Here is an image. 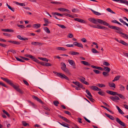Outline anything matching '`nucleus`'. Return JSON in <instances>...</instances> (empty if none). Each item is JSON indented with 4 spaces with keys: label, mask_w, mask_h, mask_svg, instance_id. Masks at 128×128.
Instances as JSON below:
<instances>
[{
    "label": "nucleus",
    "mask_w": 128,
    "mask_h": 128,
    "mask_svg": "<svg viewBox=\"0 0 128 128\" xmlns=\"http://www.w3.org/2000/svg\"><path fill=\"white\" fill-rule=\"evenodd\" d=\"M88 20L90 22L96 24H97L98 23L102 24L108 26V27L109 26H110L109 25V24L108 23L98 18L96 19L94 18H89Z\"/></svg>",
    "instance_id": "f257e3e1"
},
{
    "label": "nucleus",
    "mask_w": 128,
    "mask_h": 128,
    "mask_svg": "<svg viewBox=\"0 0 128 128\" xmlns=\"http://www.w3.org/2000/svg\"><path fill=\"white\" fill-rule=\"evenodd\" d=\"M1 79L4 81L6 82L7 83L10 84V85L13 87L16 90L18 88V86L14 85L12 82L11 80H9L8 78H4L2 77Z\"/></svg>",
    "instance_id": "f03ea898"
},
{
    "label": "nucleus",
    "mask_w": 128,
    "mask_h": 128,
    "mask_svg": "<svg viewBox=\"0 0 128 128\" xmlns=\"http://www.w3.org/2000/svg\"><path fill=\"white\" fill-rule=\"evenodd\" d=\"M109 28L112 29L117 30L118 31H116V32L118 33L122 34L123 33L121 31L122 30V29L118 27L112 26H109Z\"/></svg>",
    "instance_id": "7ed1b4c3"
},
{
    "label": "nucleus",
    "mask_w": 128,
    "mask_h": 128,
    "mask_svg": "<svg viewBox=\"0 0 128 128\" xmlns=\"http://www.w3.org/2000/svg\"><path fill=\"white\" fill-rule=\"evenodd\" d=\"M61 64H62V66L61 68L62 70L69 75H70V73L68 70L66 68V66L65 64L64 63H62Z\"/></svg>",
    "instance_id": "20e7f679"
},
{
    "label": "nucleus",
    "mask_w": 128,
    "mask_h": 128,
    "mask_svg": "<svg viewBox=\"0 0 128 128\" xmlns=\"http://www.w3.org/2000/svg\"><path fill=\"white\" fill-rule=\"evenodd\" d=\"M116 122L120 125L124 127H126L125 123L122 121L118 118H116Z\"/></svg>",
    "instance_id": "39448f33"
},
{
    "label": "nucleus",
    "mask_w": 128,
    "mask_h": 128,
    "mask_svg": "<svg viewBox=\"0 0 128 128\" xmlns=\"http://www.w3.org/2000/svg\"><path fill=\"white\" fill-rule=\"evenodd\" d=\"M74 20L81 23H86V21L79 18H74Z\"/></svg>",
    "instance_id": "423d86ee"
},
{
    "label": "nucleus",
    "mask_w": 128,
    "mask_h": 128,
    "mask_svg": "<svg viewBox=\"0 0 128 128\" xmlns=\"http://www.w3.org/2000/svg\"><path fill=\"white\" fill-rule=\"evenodd\" d=\"M90 88L93 90L94 91H101V89L98 88V87L94 86H93L90 87Z\"/></svg>",
    "instance_id": "0eeeda50"
},
{
    "label": "nucleus",
    "mask_w": 128,
    "mask_h": 128,
    "mask_svg": "<svg viewBox=\"0 0 128 128\" xmlns=\"http://www.w3.org/2000/svg\"><path fill=\"white\" fill-rule=\"evenodd\" d=\"M31 44L35 46H41L44 44V43L40 42H31Z\"/></svg>",
    "instance_id": "6e6552de"
},
{
    "label": "nucleus",
    "mask_w": 128,
    "mask_h": 128,
    "mask_svg": "<svg viewBox=\"0 0 128 128\" xmlns=\"http://www.w3.org/2000/svg\"><path fill=\"white\" fill-rule=\"evenodd\" d=\"M58 117L64 120L66 122L68 123H70V121L67 118H65L64 117L59 114L58 115Z\"/></svg>",
    "instance_id": "1a4fd4ad"
},
{
    "label": "nucleus",
    "mask_w": 128,
    "mask_h": 128,
    "mask_svg": "<svg viewBox=\"0 0 128 128\" xmlns=\"http://www.w3.org/2000/svg\"><path fill=\"white\" fill-rule=\"evenodd\" d=\"M110 98L113 101L116 102V100H120V98L117 96H115L114 97L110 96Z\"/></svg>",
    "instance_id": "9d476101"
},
{
    "label": "nucleus",
    "mask_w": 128,
    "mask_h": 128,
    "mask_svg": "<svg viewBox=\"0 0 128 128\" xmlns=\"http://www.w3.org/2000/svg\"><path fill=\"white\" fill-rule=\"evenodd\" d=\"M58 10L60 11H66L68 13H70V11L68 9L64 8H60L58 9Z\"/></svg>",
    "instance_id": "9b49d317"
},
{
    "label": "nucleus",
    "mask_w": 128,
    "mask_h": 128,
    "mask_svg": "<svg viewBox=\"0 0 128 128\" xmlns=\"http://www.w3.org/2000/svg\"><path fill=\"white\" fill-rule=\"evenodd\" d=\"M32 98L34 99H35L38 101L40 103L42 104L43 102L37 96H32Z\"/></svg>",
    "instance_id": "f8f14e48"
},
{
    "label": "nucleus",
    "mask_w": 128,
    "mask_h": 128,
    "mask_svg": "<svg viewBox=\"0 0 128 128\" xmlns=\"http://www.w3.org/2000/svg\"><path fill=\"white\" fill-rule=\"evenodd\" d=\"M60 78L62 79L65 78L68 80H69V78L66 76L64 74H62V73Z\"/></svg>",
    "instance_id": "ddd939ff"
},
{
    "label": "nucleus",
    "mask_w": 128,
    "mask_h": 128,
    "mask_svg": "<svg viewBox=\"0 0 128 128\" xmlns=\"http://www.w3.org/2000/svg\"><path fill=\"white\" fill-rule=\"evenodd\" d=\"M106 92L110 94L113 95H116L117 93L116 92H114L108 90L106 91Z\"/></svg>",
    "instance_id": "4468645a"
},
{
    "label": "nucleus",
    "mask_w": 128,
    "mask_h": 128,
    "mask_svg": "<svg viewBox=\"0 0 128 128\" xmlns=\"http://www.w3.org/2000/svg\"><path fill=\"white\" fill-rule=\"evenodd\" d=\"M68 61L71 65L73 66H75V63L73 60H68Z\"/></svg>",
    "instance_id": "2eb2a0df"
},
{
    "label": "nucleus",
    "mask_w": 128,
    "mask_h": 128,
    "mask_svg": "<svg viewBox=\"0 0 128 128\" xmlns=\"http://www.w3.org/2000/svg\"><path fill=\"white\" fill-rule=\"evenodd\" d=\"M1 30L2 31L4 32H14V30H12L8 29H2Z\"/></svg>",
    "instance_id": "dca6fc26"
},
{
    "label": "nucleus",
    "mask_w": 128,
    "mask_h": 128,
    "mask_svg": "<svg viewBox=\"0 0 128 128\" xmlns=\"http://www.w3.org/2000/svg\"><path fill=\"white\" fill-rule=\"evenodd\" d=\"M13 2L14 3L18 5L22 6H25V4L24 3H20L16 1H14Z\"/></svg>",
    "instance_id": "f3484780"
},
{
    "label": "nucleus",
    "mask_w": 128,
    "mask_h": 128,
    "mask_svg": "<svg viewBox=\"0 0 128 128\" xmlns=\"http://www.w3.org/2000/svg\"><path fill=\"white\" fill-rule=\"evenodd\" d=\"M33 27L34 28L37 29L40 26V24H35L33 25Z\"/></svg>",
    "instance_id": "a211bd4d"
},
{
    "label": "nucleus",
    "mask_w": 128,
    "mask_h": 128,
    "mask_svg": "<svg viewBox=\"0 0 128 128\" xmlns=\"http://www.w3.org/2000/svg\"><path fill=\"white\" fill-rule=\"evenodd\" d=\"M91 67L97 69L98 70H103L102 68L100 67L96 66L93 65L91 66Z\"/></svg>",
    "instance_id": "6ab92c4d"
},
{
    "label": "nucleus",
    "mask_w": 128,
    "mask_h": 128,
    "mask_svg": "<svg viewBox=\"0 0 128 128\" xmlns=\"http://www.w3.org/2000/svg\"><path fill=\"white\" fill-rule=\"evenodd\" d=\"M116 106L118 110V112L121 114H123L124 113L123 112L122 110L118 106Z\"/></svg>",
    "instance_id": "aec40b11"
},
{
    "label": "nucleus",
    "mask_w": 128,
    "mask_h": 128,
    "mask_svg": "<svg viewBox=\"0 0 128 128\" xmlns=\"http://www.w3.org/2000/svg\"><path fill=\"white\" fill-rule=\"evenodd\" d=\"M81 62L82 64L86 66H90V64L87 62L82 61H81Z\"/></svg>",
    "instance_id": "412c9836"
},
{
    "label": "nucleus",
    "mask_w": 128,
    "mask_h": 128,
    "mask_svg": "<svg viewBox=\"0 0 128 128\" xmlns=\"http://www.w3.org/2000/svg\"><path fill=\"white\" fill-rule=\"evenodd\" d=\"M120 43L126 46H128V44L124 42L122 40H120Z\"/></svg>",
    "instance_id": "4be33fe9"
},
{
    "label": "nucleus",
    "mask_w": 128,
    "mask_h": 128,
    "mask_svg": "<svg viewBox=\"0 0 128 128\" xmlns=\"http://www.w3.org/2000/svg\"><path fill=\"white\" fill-rule=\"evenodd\" d=\"M52 14L53 15H56L58 16H63L64 14H60V13L57 12H52Z\"/></svg>",
    "instance_id": "5701e85b"
},
{
    "label": "nucleus",
    "mask_w": 128,
    "mask_h": 128,
    "mask_svg": "<svg viewBox=\"0 0 128 128\" xmlns=\"http://www.w3.org/2000/svg\"><path fill=\"white\" fill-rule=\"evenodd\" d=\"M58 122L60 125H62V126L64 127L68 128H69V127L68 126V124L65 123V122H62V123H60L59 122Z\"/></svg>",
    "instance_id": "b1692460"
},
{
    "label": "nucleus",
    "mask_w": 128,
    "mask_h": 128,
    "mask_svg": "<svg viewBox=\"0 0 128 128\" xmlns=\"http://www.w3.org/2000/svg\"><path fill=\"white\" fill-rule=\"evenodd\" d=\"M119 86L120 90L122 91L124 90L125 88L124 86L120 84Z\"/></svg>",
    "instance_id": "393cba45"
},
{
    "label": "nucleus",
    "mask_w": 128,
    "mask_h": 128,
    "mask_svg": "<svg viewBox=\"0 0 128 128\" xmlns=\"http://www.w3.org/2000/svg\"><path fill=\"white\" fill-rule=\"evenodd\" d=\"M92 12L95 15L97 16H100L101 15V14L100 13L98 12H96L92 9H90Z\"/></svg>",
    "instance_id": "a878e982"
},
{
    "label": "nucleus",
    "mask_w": 128,
    "mask_h": 128,
    "mask_svg": "<svg viewBox=\"0 0 128 128\" xmlns=\"http://www.w3.org/2000/svg\"><path fill=\"white\" fill-rule=\"evenodd\" d=\"M106 115L107 117L109 118L111 120H114V118L112 116L107 114H106Z\"/></svg>",
    "instance_id": "bb28decb"
},
{
    "label": "nucleus",
    "mask_w": 128,
    "mask_h": 128,
    "mask_svg": "<svg viewBox=\"0 0 128 128\" xmlns=\"http://www.w3.org/2000/svg\"><path fill=\"white\" fill-rule=\"evenodd\" d=\"M104 70L106 71V72H109L110 70V69L108 67H104Z\"/></svg>",
    "instance_id": "cd10ccee"
},
{
    "label": "nucleus",
    "mask_w": 128,
    "mask_h": 128,
    "mask_svg": "<svg viewBox=\"0 0 128 128\" xmlns=\"http://www.w3.org/2000/svg\"><path fill=\"white\" fill-rule=\"evenodd\" d=\"M108 85L110 86L111 87H114V88H116L115 84L113 82L109 83Z\"/></svg>",
    "instance_id": "c85d7f7f"
},
{
    "label": "nucleus",
    "mask_w": 128,
    "mask_h": 128,
    "mask_svg": "<svg viewBox=\"0 0 128 128\" xmlns=\"http://www.w3.org/2000/svg\"><path fill=\"white\" fill-rule=\"evenodd\" d=\"M116 95H117L120 98L123 99H125V97L124 96L121 94H118L117 93V94Z\"/></svg>",
    "instance_id": "c756f323"
},
{
    "label": "nucleus",
    "mask_w": 128,
    "mask_h": 128,
    "mask_svg": "<svg viewBox=\"0 0 128 128\" xmlns=\"http://www.w3.org/2000/svg\"><path fill=\"white\" fill-rule=\"evenodd\" d=\"M70 53L71 55H72L79 54L78 52L74 51H71L70 52Z\"/></svg>",
    "instance_id": "7c9ffc66"
},
{
    "label": "nucleus",
    "mask_w": 128,
    "mask_h": 128,
    "mask_svg": "<svg viewBox=\"0 0 128 128\" xmlns=\"http://www.w3.org/2000/svg\"><path fill=\"white\" fill-rule=\"evenodd\" d=\"M120 76H118L115 77L114 79L112 81L113 82H114L116 81H117L119 80L120 78Z\"/></svg>",
    "instance_id": "2f4dec72"
},
{
    "label": "nucleus",
    "mask_w": 128,
    "mask_h": 128,
    "mask_svg": "<svg viewBox=\"0 0 128 128\" xmlns=\"http://www.w3.org/2000/svg\"><path fill=\"white\" fill-rule=\"evenodd\" d=\"M108 73V72H102V74L104 76L106 77L108 76L109 75Z\"/></svg>",
    "instance_id": "473e14b6"
},
{
    "label": "nucleus",
    "mask_w": 128,
    "mask_h": 128,
    "mask_svg": "<svg viewBox=\"0 0 128 128\" xmlns=\"http://www.w3.org/2000/svg\"><path fill=\"white\" fill-rule=\"evenodd\" d=\"M6 6H8V8L10 9L13 12H14L15 9L14 8H12L10 5L8 4H6Z\"/></svg>",
    "instance_id": "72a5a7b5"
},
{
    "label": "nucleus",
    "mask_w": 128,
    "mask_h": 128,
    "mask_svg": "<svg viewBox=\"0 0 128 128\" xmlns=\"http://www.w3.org/2000/svg\"><path fill=\"white\" fill-rule=\"evenodd\" d=\"M56 49L59 50H66V49L63 47H58L56 48Z\"/></svg>",
    "instance_id": "f704fd0d"
},
{
    "label": "nucleus",
    "mask_w": 128,
    "mask_h": 128,
    "mask_svg": "<svg viewBox=\"0 0 128 128\" xmlns=\"http://www.w3.org/2000/svg\"><path fill=\"white\" fill-rule=\"evenodd\" d=\"M46 32L48 33H50V32L48 28L47 27H44V28Z\"/></svg>",
    "instance_id": "c9c22d12"
},
{
    "label": "nucleus",
    "mask_w": 128,
    "mask_h": 128,
    "mask_svg": "<svg viewBox=\"0 0 128 128\" xmlns=\"http://www.w3.org/2000/svg\"><path fill=\"white\" fill-rule=\"evenodd\" d=\"M98 93L100 95L102 96H105V94L104 92L103 91H99L98 92Z\"/></svg>",
    "instance_id": "e433bc0d"
},
{
    "label": "nucleus",
    "mask_w": 128,
    "mask_h": 128,
    "mask_svg": "<svg viewBox=\"0 0 128 128\" xmlns=\"http://www.w3.org/2000/svg\"><path fill=\"white\" fill-rule=\"evenodd\" d=\"M32 59L33 61H34L35 62H36L38 64L40 62L39 60L36 58L34 57L33 56V57L32 58Z\"/></svg>",
    "instance_id": "4c0bfd02"
},
{
    "label": "nucleus",
    "mask_w": 128,
    "mask_h": 128,
    "mask_svg": "<svg viewBox=\"0 0 128 128\" xmlns=\"http://www.w3.org/2000/svg\"><path fill=\"white\" fill-rule=\"evenodd\" d=\"M22 124L24 126H29V124L28 123H27L25 121H22Z\"/></svg>",
    "instance_id": "58836bf2"
},
{
    "label": "nucleus",
    "mask_w": 128,
    "mask_h": 128,
    "mask_svg": "<svg viewBox=\"0 0 128 128\" xmlns=\"http://www.w3.org/2000/svg\"><path fill=\"white\" fill-rule=\"evenodd\" d=\"M122 35L124 36H122V37L126 39H128V35L124 33L123 34H122Z\"/></svg>",
    "instance_id": "ea45409f"
},
{
    "label": "nucleus",
    "mask_w": 128,
    "mask_h": 128,
    "mask_svg": "<svg viewBox=\"0 0 128 128\" xmlns=\"http://www.w3.org/2000/svg\"><path fill=\"white\" fill-rule=\"evenodd\" d=\"M54 104L56 106H58V104H59V102L57 100H54L53 102Z\"/></svg>",
    "instance_id": "a19ab883"
},
{
    "label": "nucleus",
    "mask_w": 128,
    "mask_h": 128,
    "mask_svg": "<svg viewBox=\"0 0 128 128\" xmlns=\"http://www.w3.org/2000/svg\"><path fill=\"white\" fill-rule=\"evenodd\" d=\"M106 10L112 14H115V13L110 8H108L106 9Z\"/></svg>",
    "instance_id": "79ce46f5"
},
{
    "label": "nucleus",
    "mask_w": 128,
    "mask_h": 128,
    "mask_svg": "<svg viewBox=\"0 0 128 128\" xmlns=\"http://www.w3.org/2000/svg\"><path fill=\"white\" fill-rule=\"evenodd\" d=\"M86 92L88 95L90 97H92V96L88 90H86Z\"/></svg>",
    "instance_id": "37998d69"
},
{
    "label": "nucleus",
    "mask_w": 128,
    "mask_h": 128,
    "mask_svg": "<svg viewBox=\"0 0 128 128\" xmlns=\"http://www.w3.org/2000/svg\"><path fill=\"white\" fill-rule=\"evenodd\" d=\"M12 52L14 54H15L16 53V51L15 50H8L7 52V54H8V52ZM8 55V54H7Z\"/></svg>",
    "instance_id": "c03bdc74"
},
{
    "label": "nucleus",
    "mask_w": 128,
    "mask_h": 128,
    "mask_svg": "<svg viewBox=\"0 0 128 128\" xmlns=\"http://www.w3.org/2000/svg\"><path fill=\"white\" fill-rule=\"evenodd\" d=\"M103 64L108 66H109L110 65L109 63L107 62H104L103 63Z\"/></svg>",
    "instance_id": "a18cd8bd"
},
{
    "label": "nucleus",
    "mask_w": 128,
    "mask_h": 128,
    "mask_svg": "<svg viewBox=\"0 0 128 128\" xmlns=\"http://www.w3.org/2000/svg\"><path fill=\"white\" fill-rule=\"evenodd\" d=\"M92 52L94 53H99L94 48L92 49Z\"/></svg>",
    "instance_id": "49530a36"
},
{
    "label": "nucleus",
    "mask_w": 128,
    "mask_h": 128,
    "mask_svg": "<svg viewBox=\"0 0 128 128\" xmlns=\"http://www.w3.org/2000/svg\"><path fill=\"white\" fill-rule=\"evenodd\" d=\"M57 25L61 27L62 29H65L66 28V27L64 25H62L59 24H57Z\"/></svg>",
    "instance_id": "de8ad7c7"
},
{
    "label": "nucleus",
    "mask_w": 128,
    "mask_h": 128,
    "mask_svg": "<svg viewBox=\"0 0 128 128\" xmlns=\"http://www.w3.org/2000/svg\"><path fill=\"white\" fill-rule=\"evenodd\" d=\"M53 72L60 77L62 74L61 73H58L55 71H54Z\"/></svg>",
    "instance_id": "09e8293b"
},
{
    "label": "nucleus",
    "mask_w": 128,
    "mask_h": 128,
    "mask_svg": "<svg viewBox=\"0 0 128 128\" xmlns=\"http://www.w3.org/2000/svg\"><path fill=\"white\" fill-rule=\"evenodd\" d=\"M93 71L96 74H98L100 73V71L98 70L94 69Z\"/></svg>",
    "instance_id": "8fccbe9b"
},
{
    "label": "nucleus",
    "mask_w": 128,
    "mask_h": 128,
    "mask_svg": "<svg viewBox=\"0 0 128 128\" xmlns=\"http://www.w3.org/2000/svg\"><path fill=\"white\" fill-rule=\"evenodd\" d=\"M98 86L100 88L104 87L106 86L104 84H98Z\"/></svg>",
    "instance_id": "3c124183"
},
{
    "label": "nucleus",
    "mask_w": 128,
    "mask_h": 128,
    "mask_svg": "<svg viewBox=\"0 0 128 128\" xmlns=\"http://www.w3.org/2000/svg\"><path fill=\"white\" fill-rule=\"evenodd\" d=\"M76 46L79 47H81L82 48H83V45L82 44L79 42H78Z\"/></svg>",
    "instance_id": "603ef678"
},
{
    "label": "nucleus",
    "mask_w": 128,
    "mask_h": 128,
    "mask_svg": "<svg viewBox=\"0 0 128 128\" xmlns=\"http://www.w3.org/2000/svg\"><path fill=\"white\" fill-rule=\"evenodd\" d=\"M4 114H6V115L8 117H10V115L8 112L4 110H2Z\"/></svg>",
    "instance_id": "864d4df0"
},
{
    "label": "nucleus",
    "mask_w": 128,
    "mask_h": 128,
    "mask_svg": "<svg viewBox=\"0 0 128 128\" xmlns=\"http://www.w3.org/2000/svg\"><path fill=\"white\" fill-rule=\"evenodd\" d=\"M64 14V15H65L66 16H68V17H70L71 18H72L73 17L72 15H70V14H67L66 13L64 14Z\"/></svg>",
    "instance_id": "5fc2aeb1"
},
{
    "label": "nucleus",
    "mask_w": 128,
    "mask_h": 128,
    "mask_svg": "<svg viewBox=\"0 0 128 128\" xmlns=\"http://www.w3.org/2000/svg\"><path fill=\"white\" fill-rule=\"evenodd\" d=\"M15 58L16 59V60L18 61H19L20 62H24V61L22 59H20L19 58H18L16 56Z\"/></svg>",
    "instance_id": "6e6d98bb"
},
{
    "label": "nucleus",
    "mask_w": 128,
    "mask_h": 128,
    "mask_svg": "<svg viewBox=\"0 0 128 128\" xmlns=\"http://www.w3.org/2000/svg\"><path fill=\"white\" fill-rule=\"evenodd\" d=\"M89 99V100L92 102H94L95 100L92 98H90L88 96H86Z\"/></svg>",
    "instance_id": "4d7b16f0"
},
{
    "label": "nucleus",
    "mask_w": 128,
    "mask_h": 128,
    "mask_svg": "<svg viewBox=\"0 0 128 128\" xmlns=\"http://www.w3.org/2000/svg\"><path fill=\"white\" fill-rule=\"evenodd\" d=\"M44 22L47 24H49L50 23L49 22H48V19L46 18H44Z\"/></svg>",
    "instance_id": "13d9d810"
},
{
    "label": "nucleus",
    "mask_w": 128,
    "mask_h": 128,
    "mask_svg": "<svg viewBox=\"0 0 128 128\" xmlns=\"http://www.w3.org/2000/svg\"><path fill=\"white\" fill-rule=\"evenodd\" d=\"M25 56L26 57L32 59L33 57V56L30 54H26L25 55Z\"/></svg>",
    "instance_id": "bf43d9fd"
},
{
    "label": "nucleus",
    "mask_w": 128,
    "mask_h": 128,
    "mask_svg": "<svg viewBox=\"0 0 128 128\" xmlns=\"http://www.w3.org/2000/svg\"><path fill=\"white\" fill-rule=\"evenodd\" d=\"M16 90L20 94H22L23 93V91L18 88H17Z\"/></svg>",
    "instance_id": "052dcab7"
},
{
    "label": "nucleus",
    "mask_w": 128,
    "mask_h": 128,
    "mask_svg": "<svg viewBox=\"0 0 128 128\" xmlns=\"http://www.w3.org/2000/svg\"><path fill=\"white\" fill-rule=\"evenodd\" d=\"M72 83H73L74 84H75L76 85L78 86V85H79V84H80V82H72Z\"/></svg>",
    "instance_id": "680f3d73"
},
{
    "label": "nucleus",
    "mask_w": 128,
    "mask_h": 128,
    "mask_svg": "<svg viewBox=\"0 0 128 128\" xmlns=\"http://www.w3.org/2000/svg\"><path fill=\"white\" fill-rule=\"evenodd\" d=\"M17 25L18 27L20 28H23V29L24 28H25V27L24 26V25H19L18 24H17Z\"/></svg>",
    "instance_id": "e2e57ef3"
},
{
    "label": "nucleus",
    "mask_w": 128,
    "mask_h": 128,
    "mask_svg": "<svg viewBox=\"0 0 128 128\" xmlns=\"http://www.w3.org/2000/svg\"><path fill=\"white\" fill-rule=\"evenodd\" d=\"M3 34L5 36L8 37H10L11 36V35L10 34L6 33H3Z\"/></svg>",
    "instance_id": "0e129e2a"
},
{
    "label": "nucleus",
    "mask_w": 128,
    "mask_h": 128,
    "mask_svg": "<svg viewBox=\"0 0 128 128\" xmlns=\"http://www.w3.org/2000/svg\"><path fill=\"white\" fill-rule=\"evenodd\" d=\"M52 64L48 63L45 62V66H51Z\"/></svg>",
    "instance_id": "69168bd1"
},
{
    "label": "nucleus",
    "mask_w": 128,
    "mask_h": 128,
    "mask_svg": "<svg viewBox=\"0 0 128 128\" xmlns=\"http://www.w3.org/2000/svg\"><path fill=\"white\" fill-rule=\"evenodd\" d=\"M14 44L18 45L20 44V43L18 42L14 41Z\"/></svg>",
    "instance_id": "338daca9"
},
{
    "label": "nucleus",
    "mask_w": 128,
    "mask_h": 128,
    "mask_svg": "<svg viewBox=\"0 0 128 128\" xmlns=\"http://www.w3.org/2000/svg\"><path fill=\"white\" fill-rule=\"evenodd\" d=\"M73 34H69L67 36L68 38H72L73 36Z\"/></svg>",
    "instance_id": "774afa93"
}]
</instances>
